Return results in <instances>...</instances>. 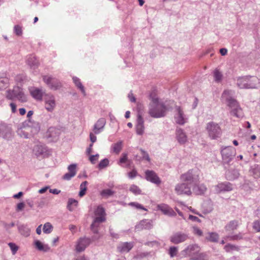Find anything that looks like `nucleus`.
I'll return each mask as SVG.
<instances>
[{"label": "nucleus", "mask_w": 260, "mask_h": 260, "mask_svg": "<svg viewBox=\"0 0 260 260\" xmlns=\"http://www.w3.org/2000/svg\"><path fill=\"white\" fill-rule=\"evenodd\" d=\"M167 107L162 103H160L157 98H152L149 104L148 113L153 118L163 117L166 115Z\"/></svg>", "instance_id": "obj_1"}, {"label": "nucleus", "mask_w": 260, "mask_h": 260, "mask_svg": "<svg viewBox=\"0 0 260 260\" xmlns=\"http://www.w3.org/2000/svg\"><path fill=\"white\" fill-rule=\"evenodd\" d=\"M231 93L232 91L225 90L222 94V98L228 102V106L231 109V114L240 118L243 116L242 109L240 107L237 101L230 96Z\"/></svg>", "instance_id": "obj_2"}, {"label": "nucleus", "mask_w": 260, "mask_h": 260, "mask_svg": "<svg viewBox=\"0 0 260 260\" xmlns=\"http://www.w3.org/2000/svg\"><path fill=\"white\" fill-rule=\"evenodd\" d=\"M259 83V80L256 76H245L237 79V85L241 89L256 88Z\"/></svg>", "instance_id": "obj_3"}, {"label": "nucleus", "mask_w": 260, "mask_h": 260, "mask_svg": "<svg viewBox=\"0 0 260 260\" xmlns=\"http://www.w3.org/2000/svg\"><path fill=\"white\" fill-rule=\"evenodd\" d=\"M180 178L182 182L188 183L191 186L198 183L199 180V174L193 169L181 175Z\"/></svg>", "instance_id": "obj_4"}, {"label": "nucleus", "mask_w": 260, "mask_h": 260, "mask_svg": "<svg viewBox=\"0 0 260 260\" xmlns=\"http://www.w3.org/2000/svg\"><path fill=\"white\" fill-rule=\"evenodd\" d=\"M221 154L223 164L230 165L236 155V149L232 146H226L221 150Z\"/></svg>", "instance_id": "obj_5"}, {"label": "nucleus", "mask_w": 260, "mask_h": 260, "mask_svg": "<svg viewBox=\"0 0 260 260\" xmlns=\"http://www.w3.org/2000/svg\"><path fill=\"white\" fill-rule=\"evenodd\" d=\"M206 130L209 137L211 139H217L221 135V129L219 125L214 122H210L207 124Z\"/></svg>", "instance_id": "obj_6"}, {"label": "nucleus", "mask_w": 260, "mask_h": 260, "mask_svg": "<svg viewBox=\"0 0 260 260\" xmlns=\"http://www.w3.org/2000/svg\"><path fill=\"white\" fill-rule=\"evenodd\" d=\"M43 80L48 86L52 90H58L62 86L61 82L57 79L51 76H43Z\"/></svg>", "instance_id": "obj_7"}, {"label": "nucleus", "mask_w": 260, "mask_h": 260, "mask_svg": "<svg viewBox=\"0 0 260 260\" xmlns=\"http://www.w3.org/2000/svg\"><path fill=\"white\" fill-rule=\"evenodd\" d=\"M192 186L184 182L176 185L175 190L178 194H185L188 196L191 194V187Z\"/></svg>", "instance_id": "obj_8"}, {"label": "nucleus", "mask_w": 260, "mask_h": 260, "mask_svg": "<svg viewBox=\"0 0 260 260\" xmlns=\"http://www.w3.org/2000/svg\"><path fill=\"white\" fill-rule=\"evenodd\" d=\"M44 101L45 109L48 112H52L56 106L54 96L51 93H47L45 94Z\"/></svg>", "instance_id": "obj_9"}, {"label": "nucleus", "mask_w": 260, "mask_h": 260, "mask_svg": "<svg viewBox=\"0 0 260 260\" xmlns=\"http://www.w3.org/2000/svg\"><path fill=\"white\" fill-rule=\"evenodd\" d=\"M200 248L197 244H191L188 245L185 249L181 251V254L184 256H188L190 258L194 256L200 252Z\"/></svg>", "instance_id": "obj_10"}, {"label": "nucleus", "mask_w": 260, "mask_h": 260, "mask_svg": "<svg viewBox=\"0 0 260 260\" xmlns=\"http://www.w3.org/2000/svg\"><path fill=\"white\" fill-rule=\"evenodd\" d=\"M156 209L160 211L164 215L170 217H175L176 216V212L168 205L166 204H160L156 206Z\"/></svg>", "instance_id": "obj_11"}, {"label": "nucleus", "mask_w": 260, "mask_h": 260, "mask_svg": "<svg viewBox=\"0 0 260 260\" xmlns=\"http://www.w3.org/2000/svg\"><path fill=\"white\" fill-rule=\"evenodd\" d=\"M29 90L32 98L38 101H42L43 97H45V94H47L42 88L38 87H31Z\"/></svg>", "instance_id": "obj_12"}, {"label": "nucleus", "mask_w": 260, "mask_h": 260, "mask_svg": "<svg viewBox=\"0 0 260 260\" xmlns=\"http://www.w3.org/2000/svg\"><path fill=\"white\" fill-rule=\"evenodd\" d=\"M187 238L188 236L187 234L179 232L174 233L171 236L170 240L172 243L178 244L184 242Z\"/></svg>", "instance_id": "obj_13"}, {"label": "nucleus", "mask_w": 260, "mask_h": 260, "mask_svg": "<svg viewBox=\"0 0 260 260\" xmlns=\"http://www.w3.org/2000/svg\"><path fill=\"white\" fill-rule=\"evenodd\" d=\"M145 178L149 181L156 184H159L161 181L157 174L153 171L146 170L145 172Z\"/></svg>", "instance_id": "obj_14"}, {"label": "nucleus", "mask_w": 260, "mask_h": 260, "mask_svg": "<svg viewBox=\"0 0 260 260\" xmlns=\"http://www.w3.org/2000/svg\"><path fill=\"white\" fill-rule=\"evenodd\" d=\"M214 187L217 193L222 191H230L233 190V185L228 182L218 183Z\"/></svg>", "instance_id": "obj_15"}, {"label": "nucleus", "mask_w": 260, "mask_h": 260, "mask_svg": "<svg viewBox=\"0 0 260 260\" xmlns=\"http://www.w3.org/2000/svg\"><path fill=\"white\" fill-rule=\"evenodd\" d=\"M91 239L88 238H80L77 244L76 250L78 252H82L85 250L86 247L91 243Z\"/></svg>", "instance_id": "obj_16"}, {"label": "nucleus", "mask_w": 260, "mask_h": 260, "mask_svg": "<svg viewBox=\"0 0 260 260\" xmlns=\"http://www.w3.org/2000/svg\"><path fill=\"white\" fill-rule=\"evenodd\" d=\"M60 134V131L59 128L55 127H50L47 132V137L50 138L51 141H56L59 137Z\"/></svg>", "instance_id": "obj_17"}, {"label": "nucleus", "mask_w": 260, "mask_h": 260, "mask_svg": "<svg viewBox=\"0 0 260 260\" xmlns=\"http://www.w3.org/2000/svg\"><path fill=\"white\" fill-rule=\"evenodd\" d=\"M176 110L177 112L175 117L176 123L181 125L184 124L186 122L187 118H185L182 109L180 106H176Z\"/></svg>", "instance_id": "obj_18"}, {"label": "nucleus", "mask_w": 260, "mask_h": 260, "mask_svg": "<svg viewBox=\"0 0 260 260\" xmlns=\"http://www.w3.org/2000/svg\"><path fill=\"white\" fill-rule=\"evenodd\" d=\"M105 220L106 217H96L90 225V229L92 232L95 234H98L99 233L98 228L100 224Z\"/></svg>", "instance_id": "obj_19"}, {"label": "nucleus", "mask_w": 260, "mask_h": 260, "mask_svg": "<svg viewBox=\"0 0 260 260\" xmlns=\"http://www.w3.org/2000/svg\"><path fill=\"white\" fill-rule=\"evenodd\" d=\"M106 121L104 118H100L94 124L93 128V133L94 134H100L104 129Z\"/></svg>", "instance_id": "obj_20"}, {"label": "nucleus", "mask_w": 260, "mask_h": 260, "mask_svg": "<svg viewBox=\"0 0 260 260\" xmlns=\"http://www.w3.org/2000/svg\"><path fill=\"white\" fill-rule=\"evenodd\" d=\"M144 131V120L141 116V113L139 112L138 114L137 125H136V133L139 135L143 134Z\"/></svg>", "instance_id": "obj_21"}, {"label": "nucleus", "mask_w": 260, "mask_h": 260, "mask_svg": "<svg viewBox=\"0 0 260 260\" xmlns=\"http://www.w3.org/2000/svg\"><path fill=\"white\" fill-rule=\"evenodd\" d=\"M33 152L37 157L44 156L47 153V148L42 144H37L34 147Z\"/></svg>", "instance_id": "obj_22"}, {"label": "nucleus", "mask_w": 260, "mask_h": 260, "mask_svg": "<svg viewBox=\"0 0 260 260\" xmlns=\"http://www.w3.org/2000/svg\"><path fill=\"white\" fill-rule=\"evenodd\" d=\"M134 247L133 242H123L120 243L117 246V250L121 253L128 252Z\"/></svg>", "instance_id": "obj_23"}, {"label": "nucleus", "mask_w": 260, "mask_h": 260, "mask_svg": "<svg viewBox=\"0 0 260 260\" xmlns=\"http://www.w3.org/2000/svg\"><path fill=\"white\" fill-rule=\"evenodd\" d=\"M152 226L151 222L148 219H144L141 220L136 226V230L141 231L143 230H149Z\"/></svg>", "instance_id": "obj_24"}, {"label": "nucleus", "mask_w": 260, "mask_h": 260, "mask_svg": "<svg viewBox=\"0 0 260 260\" xmlns=\"http://www.w3.org/2000/svg\"><path fill=\"white\" fill-rule=\"evenodd\" d=\"M176 137L178 142L180 144H183L187 141V136L183 131L181 128L177 129Z\"/></svg>", "instance_id": "obj_25"}, {"label": "nucleus", "mask_w": 260, "mask_h": 260, "mask_svg": "<svg viewBox=\"0 0 260 260\" xmlns=\"http://www.w3.org/2000/svg\"><path fill=\"white\" fill-rule=\"evenodd\" d=\"M34 245L36 248L40 251L47 252L50 250V247L48 245L43 244L39 240L35 241Z\"/></svg>", "instance_id": "obj_26"}, {"label": "nucleus", "mask_w": 260, "mask_h": 260, "mask_svg": "<svg viewBox=\"0 0 260 260\" xmlns=\"http://www.w3.org/2000/svg\"><path fill=\"white\" fill-rule=\"evenodd\" d=\"M197 184L192 186L193 192L196 194H203L207 189L206 187L204 184L198 185Z\"/></svg>", "instance_id": "obj_27"}, {"label": "nucleus", "mask_w": 260, "mask_h": 260, "mask_svg": "<svg viewBox=\"0 0 260 260\" xmlns=\"http://www.w3.org/2000/svg\"><path fill=\"white\" fill-rule=\"evenodd\" d=\"M27 62L30 68L33 69L38 68L40 64V63L36 56L32 55L28 57L27 60Z\"/></svg>", "instance_id": "obj_28"}, {"label": "nucleus", "mask_w": 260, "mask_h": 260, "mask_svg": "<svg viewBox=\"0 0 260 260\" xmlns=\"http://www.w3.org/2000/svg\"><path fill=\"white\" fill-rule=\"evenodd\" d=\"M123 142L119 141L117 143H114L111 146V151L116 154H118L122 149Z\"/></svg>", "instance_id": "obj_29"}, {"label": "nucleus", "mask_w": 260, "mask_h": 260, "mask_svg": "<svg viewBox=\"0 0 260 260\" xmlns=\"http://www.w3.org/2000/svg\"><path fill=\"white\" fill-rule=\"evenodd\" d=\"M226 176L229 180H233L237 179L240 176V173L238 170L233 169L229 171L226 173Z\"/></svg>", "instance_id": "obj_30"}, {"label": "nucleus", "mask_w": 260, "mask_h": 260, "mask_svg": "<svg viewBox=\"0 0 260 260\" xmlns=\"http://www.w3.org/2000/svg\"><path fill=\"white\" fill-rule=\"evenodd\" d=\"M239 225V222L234 220L230 221L225 226V230L226 232H231L236 230Z\"/></svg>", "instance_id": "obj_31"}, {"label": "nucleus", "mask_w": 260, "mask_h": 260, "mask_svg": "<svg viewBox=\"0 0 260 260\" xmlns=\"http://www.w3.org/2000/svg\"><path fill=\"white\" fill-rule=\"evenodd\" d=\"M73 82L75 83V84L76 85V86L80 89L82 93H83L84 96L86 95V92L84 89V86L82 84L81 82H80V79L76 77H73Z\"/></svg>", "instance_id": "obj_32"}, {"label": "nucleus", "mask_w": 260, "mask_h": 260, "mask_svg": "<svg viewBox=\"0 0 260 260\" xmlns=\"http://www.w3.org/2000/svg\"><path fill=\"white\" fill-rule=\"evenodd\" d=\"M19 231L20 234L25 237L29 235L30 230L27 225H22L19 228Z\"/></svg>", "instance_id": "obj_33"}, {"label": "nucleus", "mask_w": 260, "mask_h": 260, "mask_svg": "<svg viewBox=\"0 0 260 260\" xmlns=\"http://www.w3.org/2000/svg\"><path fill=\"white\" fill-rule=\"evenodd\" d=\"M190 260H207V257L205 253L198 252L197 254L190 258Z\"/></svg>", "instance_id": "obj_34"}, {"label": "nucleus", "mask_w": 260, "mask_h": 260, "mask_svg": "<svg viewBox=\"0 0 260 260\" xmlns=\"http://www.w3.org/2000/svg\"><path fill=\"white\" fill-rule=\"evenodd\" d=\"M88 184L87 181H85L83 182L80 185V191L79 193V196L80 197H83L84 195H85L86 191L87 190V185Z\"/></svg>", "instance_id": "obj_35"}, {"label": "nucleus", "mask_w": 260, "mask_h": 260, "mask_svg": "<svg viewBox=\"0 0 260 260\" xmlns=\"http://www.w3.org/2000/svg\"><path fill=\"white\" fill-rule=\"evenodd\" d=\"M94 213L96 217L103 216L105 217L106 213L105 209L101 206H99L97 207L96 209L94 212Z\"/></svg>", "instance_id": "obj_36"}, {"label": "nucleus", "mask_w": 260, "mask_h": 260, "mask_svg": "<svg viewBox=\"0 0 260 260\" xmlns=\"http://www.w3.org/2000/svg\"><path fill=\"white\" fill-rule=\"evenodd\" d=\"M53 230V226L49 222H46L44 224L43 231L45 234H50Z\"/></svg>", "instance_id": "obj_37"}, {"label": "nucleus", "mask_w": 260, "mask_h": 260, "mask_svg": "<svg viewBox=\"0 0 260 260\" xmlns=\"http://www.w3.org/2000/svg\"><path fill=\"white\" fill-rule=\"evenodd\" d=\"M219 239V236L215 233H209V236L207 237V239L212 242H216Z\"/></svg>", "instance_id": "obj_38"}, {"label": "nucleus", "mask_w": 260, "mask_h": 260, "mask_svg": "<svg viewBox=\"0 0 260 260\" xmlns=\"http://www.w3.org/2000/svg\"><path fill=\"white\" fill-rule=\"evenodd\" d=\"M214 80L216 82H219L221 81L222 79V74L217 69H216L214 71Z\"/></svg>", "instance_id": "obj_39"}, {"label": "nucleus", "mask_w": 260, "mask_h": 260, "mask_svg": "<svg viewBox=\"0 0 260 260\" xmlns=\"http://www.w3.org/2000/svg\"><path fill=\"white\" fill-rule=\"evenodd\" d=\"M9 80L6 77H0V89H3L7 87Z\"/></svg>", "instance_id": "obj_40"}, {"label": "nucleus", "mask_w": 260, "mask_h": 260, "mask_svg": "<svg viewBox=\"0 0 260 260\" xmlns=\"http://www.w3.org/2000/svg\"><path fill=\"white\" fill-rule=\"evenodd\" d=\"M74 205L75 206H77L78 205V202L77 200L70 198L68 200L67 208L69 210L72 211L73 209L72 208V205Z\"/></svg>", "instance_id": "obj_41"}, {"label": "nucleus", "mask_w": 260, "mask_h": 260, "mask_svg": "<svg viewBox=\"0 0 260 260\" xmlns=\"http://www.w3.org/2000/svg\"><path fill=\"white\" fill-rule=\"evenodd\" d=\"M4 137L6 139H9L12 137L11 129L8 127H6L4 130H3Z\"/></svg>", "instance_id": "obj_42"}, {"label": "nucleus", "mask_w": 260, "mask_h": 260, "mask_svg": "<svg viewBox=\"0 0 260 260\" xmlns=\"http://www.w3.org/2000/svg\"><path fill=\"white\" fill-rule=\"evenodd\" d=\"M17 100L20 101L21 102H24L26 101V98L23 93L20 90V89L19 88H17Z\"/></svg>", "instance_id": "obj_43"}, {"label": "nucleus", "mask_w": 260, "mask_h": 260, "mask_svg": "<svg viewBox=\"0 0 260 260\" xmlns=\"http://www.w3.org/2000/svg\"><path fill=\"white\" fill-rule=\"evenodd\" d=\"M178 253V248L176 246H171L169 249V254L171 257H174L176 256Z\"/></svg>", "instance_id": "obj_44"}, {"label": "nucleus", "mask_w": 260, "mask_h": 260, "mask_svg": "<svg viewBox=\"0 0 260 260\" xmlns=\"http://www.w3.org/2000/svg\"><path fill=\"white\" fill-rule=\"evenodd\" d=\"M129 190L135 194H140L141 193V189L136 185H132L129 188Z\"/></svg>", "instance_id": "obj_45"}, {"label": "nucleus", "mask_w": 260, "mask_h": 260, "mask_svg": "<svg viewBox=\"0 0 260 260\" xmlns=\"http://www.w3.org/2000/svg\"><path fill=\"white\" fill-rule=\"evenodd\" d=\"M109 161L108 159L105 158V159L102 160L100 162V163L98 165L99 168L100 169H104V168L107 167L109 165Z\"/></svg>", "instance_id": "obj_46"}, {"label": "nucleus", "mask_w": 260, "mask_h": 260, "mask_svg": "<svg viewBox=\"0 0 260 260\" xmlns=\"http://www.w3.org/2000/svg\"><path fill=\"white\" fill-rule=\"evenodd\" d=\"M224 249L226 252H231L234 250H238L239 248L234 245L227 244L224 246Z\"/></svg>", "instance_id": "obj_47"}, {"label": "nucleus", "mask_w": 260, "mask_h": 260, "mask_svg": "<svg viewBox=\"0 0 260 260\" xmlns=\"http://www.w3.org/2000/svg\"><path fill=\"white\" fill-rule=\"evenodd\" d=\"M252 173L254 178L260 177V166H255L252 170Z\"/></svg>", "instance_id": "obj_48"}, {"label": "nucleus", "mask_w": 260, "mask_h": 260, "mask_svg": "<svg viewBox=\"0 0 260 260\" xmlns=\"http://www.w3.org/2000/svg\"><path fill=\"white\" fill-rule=\"evenodd\" d=\"M114 194V191L110 189H104L101 192V195L103 197H108L112 196Z\"/></svg>", "instance_id": "obj_49"}, {"label": "nucleus", "mask_w": 260, "mask_h": 260, "mask_svg": "<svg viewBox=\"0 0 260 260\" xmlns=\"http://www.w3.org/2000/svg\"><path fill=\"white\" fill-rule=\"evenodd\" d=\"M252 228L257 232H260V219L255 220L253 222Z\"/></svg>", "instance_id": "obj_50"}, {"label": "nucleus", "mask_w": 260, "mask_h": 260, "mask_svg": "<svg viewBox=\"0 0 260 260\" xmlns=\"http://www.w3.org/2000/svg\"><path fill=\"white\" fill-rule=\"evenodd\" d=\"M149 255V252H140L135 255L134 258L136 259H141Z\"/></svg>", "instance_id": "obj_51"}, {"label": "nucleus", "mask_w": 260, "mask_h": 260, "mask_svg": "<svg viewBox=\"0 0 260 260\" xmlns=\"http://www.w3.org/2000/svg\"><path fill=\"white\" fill-rule=\"evenodd\" d=\"M228 238H229L231 240H240L243 238V235L241 233H239L237 235H235L233 236H230L228 237Z\"/></svg>", "instance_id": "obj_52"}, {"label": "nucleus", "mask_w": 260, "mask_h": 260, "mask_svg": "<svg viewBox=\"0 0 260 260\" xmlns=\"http://www.w3.org/2000/svg\"><path fill=\"white\" fill-rule=\"evenodd\" d=\"M16 97V93L14 90L8 91L7 98L10 100H13Z\"/></svg>", "instance_id": "obj_53"}, {"label": "nucleus", "mask_w": 260, "mask_h": 260, "mask_svg": "<svg viewBox=\"0 0 260 260\" xmlns=\"http://www.w3.org/2000/svg\"><path fill=\"white\" fill-rule=\"evenodd\" d=\"M76 165L72 164L68 166V169L69 171V173H73L75 175L76 174Z\"/></svg>", "instance_id": "obj_54"}, {"label": "nucleus", "mask_w": 260, "mask_h": 260, "mask_svg": "<svg viewBox=\"0 0 260 260\" xmlns=\"http://www.w3.org/2000/svg\"><path fill=\"white\" fill-rule=\"evenodd\" d=\"M129 205L131 206L135 207L137 209H142L145 211L147 210V209L145 208H144L143 206H142L141 204L138 203L131 202L129 204Z\"/></svg>", "instance_id": "obj_55"}, {"label": "nucleus", "mask_w": 260, "mask_h": 260, "mask_svg": "<svg viewBox=\"0 0 260 260\" xmlns=\"http://www.w3.org/2000/svg\"><path fill=\"white\" fill-rule=\"evenodd\" d=\"M75 176V175H74V174L71 173L69 172V173L65 174L63 176L62 179L63 180H70L72 177H73Z\"/></svg>", "instance_id": "obj_56"}, {"label": "nucleus", "mask_w": 260, "mask_h": 260, "mask_svg": "<svg viewBox=\"0 0 260 260\" xmlns=\"http://www.w3.org/2000/svg\"><path fill=\"white\" fill-rule=\"evenodd\" d=\"M140 150L142 154L143 158L149 161L150 160V159L148 154L145 150H144L142 149H140Z\"/></svg>", "instance_id": "obj_57"}, {"label": "nucleus", "mask_w": 260, "mask_h": 260, "mask_svg": "<svg viewBox=\"0 0 260 260\" xmlns=\"http://www.w3.org/2000/svg\"><path fill=\"white\" fill-rule=\"evenodd\" d=\"M25 207V203L23 201H20L17 203V211H22Z\"/></svg>", "instance_id": "obj_58"}, {"label": "nucleus", "mask_w": 260, "mask_h": 260, "mask_svg": "<svg viewBox=\"0 0 260 260\" xmlns=\"http://www.w3.org/2000/svg\"><path fill=\"white\" fill-rule=\"evenodd\" d=\"M193 233L196 235H197L199 236H202L203 235V232L201 230H200L198 227H193Z\"/></svg>", "instance_id": "obj_59"}, {"label": "nucleus", "mask_w": 260, "mask_h": 260, "mask_svg": "<svg viewBox=\"0 0 260 260\" xmlns=\"http://www.w3.org/2000/svg\"><path fill=\"white\" fill-rule=\"evenodd\" d=\"M138 173L136 170L134 169L128 173V176L129 178L133 179L137 176Z\"/></svg>", "instance_id": "obj_60"}, {"label": "nucleus", "mask_w": 260, "mask_h": 260, "mask_svg": "<svg viewBox=\"0 0 260 260\" xmlns=\"http://www.w3.org/2000/svg\"><path fill=\"white\" fill-rule=\"evenodd\" d=\"M99 156V155L98 154H96L95 155H91L89 157V160L91 161V162L93 164H95Z\"/></svg>", "instance_id": "obj_61"}, {"label": "nucleus", "mask_w": 260, "mask_h": 260, "mask_svg": "<svg viewBox=\"0 0 260 260\" xmlns=\"http://www.w3.org/2000/svg\"><path fill=\"white\" fill-rule=\"evenodd\" d=\"M127 160V154L126 153H122V157L120 158V163H124Z\"/></svg>", "instance_id": "obj_62"}, {"label": "nucleus", "mask_w": 260, "mask_h": 260, "mask_svg": "<svg viewBox=\"0 0 260 260\" xmlns=\"http://www.w3.org/2000/svg\"><path fill=\"white\" fill-rule=\"evenodd\" d=\"M9 245L13 253L15 254L16 252V245H15V244L12 243H9Z\"/></svg>", "instance_id": "obj_63"}, {"label": "nucleus", "mask_w": 260, "mask_h": 260, "mask_svg": "<svg viewBox=\"0 0 260 260\" xmlns=\"http://www.w3.org/2000/svg\"><path fill=\"white\" fill-rule=\"evenodd\" d=\"M90 140L93 144L96 141V137L94 135L93 133H90L89 134Z\"/></svg>", "instance_id": "obj_64"}]
</instances>
